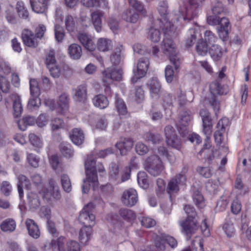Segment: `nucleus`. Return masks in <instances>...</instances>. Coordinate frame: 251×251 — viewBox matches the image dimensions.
<instances>
[{"instance_id":"obj_5","label":"nucleus","mask_w":251,"mask_h":251,"mask_svg":"<svg viewBox=\"0 0 251 251\" xmlns=\"http://www.w3.org/2000/svg\"><path fill=\"white\" fill-rule=\"evenodd\" d=\"M145 167L146 170L151 175L158 176L164 170L162 161L156 156H150L145 160Z\"/></svg>"},{"instance_id":"obj_25","label":"nucleus","mask_w":251,"mask_h":251,"mask_svg":"<svg viewBox=\"0 0 251 251\" xmlns=\"http://www.w3.org/2000/svg\"><path fill=\"white\" fill-rule=\"evenodd\" d=\"M18 179V191L20 198L21 199L23 198L24 195L23 187L24 186L26 189H29L31 187V184L28 178L23 175H19Z\"/></svg>"},{"instance_id":"obj_18","label":"nucleus","mask_w":251,"mask_h":251,"mask_svg":"<svg viewBox=\"0 0 251 251\" xmlns=\"http://www.w3.org/2000/svg\"><path fill=\"white\" fill-rule=\"evenodd\" d=\"M50 1V0H30L32 10L37 13L45 12Z\"/></svg>"},{"instance_id":"obj_20","label":"nucleus","mask_w":251,"mask_h":251,"mask_svg":"<svg viewBox=\"0 0 251 251\" xmlns=\"http://www.w3.org/2000/svg\"><path fill=\"white\" fill-rule=\"evenodd\" d=\"M122 18L127 23L135 24L138 21L139 16L135 10L128 8L124 10L123 12Z\"/></svg>"},{"instance_id":"obj_2","label":"nucleus","mask_w":251,"mask_h":251,"mask_svg":"<svg viewBox=\"0 0 251 251\" xmlns=\"http://www.w3.org/2000/svg\"><path fill=\"white\" fill-rule=\"evenodd\" d=\"M163 52L169 56L170 61L174 64L176 70L179 68L180 61L177 54V49L173 41L167 37L164 38L161 44Z\"/></svg>"},{"instance_id":"obj_7","label":"nucleus","mask_w":251,"mask_h":251,"mask_svg":"<svg viewBox=\"0 0 251 251\" xmlns=\"http://www.w3.org/2000/svg\"><path fill=\"white\" fill-rule=\"evenodd\" d=\"M40 194L43 199L47 202L50 203L53 200H57L60 198V194L58 187L55 185V182L53 179H50L47 188H45Z\"/></svg>"},{"instance_id":"obj_12","label":"nucleus","mask_w":251,"mask_h":251,"mask_svg":"<svg viewBox=\"0 0 251 251\" xmlns=\"http://www.w3.org/2000/svg\"><path fill=\"white\" fill-rule=\"evenodd\" d=\"M121 201L125 206L129 207L134 206L138 201L137 191L133 188L125 190L122 195Z\"/></svg>"},{"instance_id":"obj_22","label":"nucleus","mask_w":251,"mask_h":251,"mask_svg":"<svg viewBox=\"0 0 251 251\" xmlns=\"http://www.w3.org/2000/svg\"><path fill=\"white\" fill-rule=\"evenodd\" d=\"M78 39L87 50L92 51L95 50L96 46L94 41L91 37L87 34L79 33L78 35Z\"/></svg>"},{"instance_id":"obj_46","label":"nucleus","mask_w":251,"mask_h":251,"mask_svg":"<svg viewBox=\"0 0 251 251\" xmlns=\"http://www.w3.org/2000/svg\"><path fill=\"white\" fill-rule=\"evenodd\" d=\"M65 24L66 29L69 32H72L76 27V21L72 15H68L65 17Z\"/></svg>"},{"instance_id":"obj_31","label":"nucleus","mask_w":251,"mask_h":251,"mask_svg":"<svg viewBox=\"0 0 251 251\" xmlns=\"http://www.w3.org/2000/svg\"><path fill=\"white\" fill-rule=\"evenodd\" d=\"M209 53L214 61L220 60L223 55L222 48L218 45H212L209 49Z\"/></svg>"},{"instance_id":"obj_27","label":"nucleus","mask_w":251,"mask_h":251,"mask_svg":"<svg viewBox=\"0 0 251 251\" xmlns=\"http://www.w3.org/2000/svg\"><path fill=\"white\" fill-rule=\"evenodd\" d=\"M75 99L79 102H85L87 98V87L84 84L78 86L75 90Z\"/></svg>"},{"instance_id":"obj_24","label":"nucleus","mask_w":251,"mask_h":251,"mask_svg":"<svg viewBox=\"0 0 251 251\" xmlns=\"http://www.w3.org/2000/svg\"><path fill=\"white\" fill-rule=\"evenodd\" d=\"M70 137L73 143L76 145H81L84 141V135L80 128H75L72 130Z\"/></svg>"},{"instance_id":"obj_52","label":"nucleus","mask_w":251,"mask_h":251,"mask_svg":"<svg viewBox=\"0 0 251 251\" xmlns=\"http://www.w3.org/2000/svg\"><path fill=\"white\" fill-rule=\"evenodd\" d=\"M119 214L124 219L128 221H132L135 219L134 212L128 209H121L119 211Z\"/></svg>"},{"instance_id":"obj_59","label":"nucleus","mask_w":251,"mask_h":251,"mask_svg":"<svg viewBox=\"0 0 251 251\" xmlns=\"http://www.w3.org/2000/svg\"><path fill=\"white\" fill-rule=\"evenodd\" d=\"M197 170L201 176L205 178H209L212 175V171L209 167L199 166Z\"/></svg>"},{"instance_id":"obj_38","label":"nucleus","mask_w":251,"mask_h":251,"mask_svg":"<svg viewBox=\"0 0 251 251\" xmlns=\"http://www.w3.org/2000/svg\"><path fill=\"white\" fill-rule=\"evenodd\" d=\"M36 122L35 118L31 116H26L23 118L18 123L19 128L22 130H25L27 126H32Z\"/></svg>"},{"instance_id":"obj_47","label":"nucleus","mask_w":251,"mask_h":251,"mask_svg":"<svg viewBox=\"0 0 251 251\" xmlns=\"http://www.w3.org/2000/svg\"><path fill=\"white\" fill-rule=\"evenodd\" d=\"M16 10L19 17L26 19L29 16L28 12L22 1H18L16 4Z\"/></svg>"},{"instance_id":"obj_41","label":"nucleus","mask_w":251,"mask_h":251,"mask_svg":"<svg viewBox=\"0 0 251 251\" xmlns=\"http://www.w3.org/2000/svg\"><path fill=\"white\" fill-rule=\"evenodd\" d=\"M223 229L227 237H233L235 233V229L233 222L230 220L226 221L224 224Z\"/></svg>"},{"instance_id":"obj_42","label":"nucleus","mask_w":251,"mask_h":251,"mask_svg":"<svg viewBox=\"0 0 251 251\" xmlns=\"http://www.w3.org/2000/svg\"><path fill=\"white\" fill-rule=\"evenodd\" d=\"M28 199L30 207L35 209L40 205V201L38 196L35 193L30 192L28 194Z\"/></svg>"},{"instance_id":"obj_63","label":"nucleus","mask_w":251,"mask_h":251,"mask_svg":"<svg viewBox=\"0 0 251 251\" xmlns=\"http://www.w3.org/2000/svg\"><path fill=\"white\" fill-rule=\"evenodd\" d=\"M141 225L146 228H150L155 225V221L150 217H143L140 219Z\"/></svg>"},{"instance_id":"obj_16","label":"nucleus","mask_w":251,"mask_h":251,"mask_svg":"<svg viewBox=\"0 0 251 251\" xmlns=\"http://www.w3.org/2000/svg\"><path fill=\"white\" fill-rule=\"evenodd\" d=\"M185 180V177L181 174H178L172 178L169 182L167 192L170 195L176 193L179 190V185Z\"/></svg>"},{"instance_id":"obj_33","label":"nucleus","mask_w":251,"mask_h":251,"mask_svg":"<svg viewBox=\"0 0 251 251\" xmlns=\"http://www.w3.org/2000/svg\"><path fill=\"white\" fill-rule=\"evenodd\" d=\"M16 226L15 221L10 218L3 221L0 226V229L4 232H12L15 229Z\"/></svg>"},{"instance_id":"obj_11","label":"nucleus","mask_w":251,"mask_h":251,"mask_svg":"<svg viewBox=\"0 0 251 251\" xmlns=\"http://www.w3.org/2000/svg\"><path fill=\"white\" fill-rule=\"evenodd\" d=\"M182 228V232L190 239L191 236L196 233L198 229L197 220L196 218H187L185 221L179 222Z\"/></svg>"},{"instance_id":"obj_17","label":"nucleus","mask_w":251,"mask_h":251,"mask_svg":"<svg viewBox=\"0 0 251 251\" xmlns=\"http://www.w3.org/2000/svg\"><path fill=\"white\" fill-rule=\"evenodd\" d=\"M133 146V142L130 138L121 139L118 142L115 146L119 151L121 155H125L131 149Z\"/></svg>"},{"instance_id":"obj_62","label":"nucleus","mask_w":251,"mask_h":251,"mask_svg":"<svg viewBox=\"0 0 251 251\" xmlns=\"http://www.w3.org/2000/svg\"><path fill=\"white\" fill-rule=\"evenodd\" d=\"M46 64L48 67L56 64L55 52L53 50H50L47 53L46 58Z\"/></svg>"},{"instance_id":"obj_9","label":"nucleus","mask_w":251,"mask_h":251,"mask_svg":"<svg viewBox=\"0 0 251 251\" xmlns=\"http://www.w3.org/2000/svg\"><path fill=\"white\" fill-rule=\"evenodd\" d=\"M164 133L168 145L179 150L181 147V142L176 135L175 129L171 126H167L164 128Z\"/></svg>"},{"instance_id":"obj_23","label":"nucleus","mask_w":251,"mask_h":251,"mask_svg":"<svg viewBox=\"0 0 251 251\" xmlns=\"http://www.w3.org/2000/svg\"><path fill=\"white\" fill-rule=\"evenodd\" d=\"M25 225L29 235L32 237L37 239L40 235V230L37 224L34 220L28 219L25 222Z\"/></svg>"},{"instance_id":"obj_43","label":"nucleus","mask_w":251,"mask_h":251,"mask_svg":"<svg viewBox=\"0 0 251 251\" xmlns=\"http://www.w3.org/2000/svg\"><path fill=\"white\" fill-rule=\"evenodd\" d=\"M115 105L116 109L120 115H125L127 113L126 106L123 100L116 95Z\"/></svg>"},{"instance_id":"obj_61","label":"nucleus","mask_w":251,"mask_h":251,"mask_svg":"<svg viewBox=\"0 0 251 251\" xmlns=\"http://www.w3.org/2000/svg\"><path fill=\"white\" fill-rule=\"evenodd\" d=\"M122 59L121 50L119 49L113 53L110 56V60L112 64L117 65L120 64Z\"/></svg>"},{"instance_id":"obj_56","label":"nucleus","mask_w":251,"mask_h":251,"mask_svg":"<svg viewBox=\"0 0 251 251\" xmlns=\"http://www.w3.org/2000/svg\"><path fill=\"white\" fill-rule=\"evenodd\" d=\"M151 156H156L162 161L163 159L168 156V152L165 147H160L154 151V154Z\"/></svg>"},{"instance_id":"obj_35","label":"nucleus","mask_w":251,"mask_h":251,"mask_svg":"<svg viewBox=\"0 0 251 251\" xmlns=\"http://www.w3.org/2000/svg\"><path fill=\"white\" fill-rule=\"evenodd\" d=\"M69 53L73 59H78L82 55L81 48L77 44H72L69 47Z\"/></svg>"},{"instance_id":"obj_58","label":"nucleus","mask_w":251,"mask_h":251,"mask_svg":"<svg viewBox=\"0 0 251 251\" xmlns=\"http://www.w3.org/2000/svg\"><path fill=\"white\" fill-rule=\"evenodd\" d=\"M12 190V186L8 181H4L2 182L0 186V191L5 196H9Z\"/></svg>"},{"instance_id":"obj_10","label":"nucleus","mask_w":251,"mask_h":251,"mask_svg":"<svg viewBox=\"0 0 251 251\" xmlns=\"http://www.w3.org/2000/svg\"><path fill=\"white\" fill-rule=\"evenodd\" d=\"M149 64V60L147 58H142L139 60L136 68L133 69L134 75L131 78V81L133 83L146 75Z\"/></svg>"},{"instance_id":"obj_1","label":"nucleus","mask_w":251,"mask_h":251,"mask_svg":"<svg viewBox=\"0 0 251 251\" xmlns=\"http://www.w3.org/2000/svg\"><path fill=\"white\" fill-rule=\"evenodd\" d=\"M85 169L86 177L83 179L82 187V192L87 193L90 187L95 190L99 185L97 172H99L101 176L105 175L106 172L102 164L96 165L95 159L92 155L87 157L85 163Z\"/></svg>"},{"instance_id":"obj_4","label":"nucleus","mask_w":251,"mask_h":251,"mask_svg":"<svg viewBox=\"0 0 251 251\" xmlns=\"http://www.w3.org/2000/svg\"><path fill=\"white\" fill-rule=\"evenodd\" d=\"M123 71L119 68L111 67L105 70L102 73V81L105 86L104 91L106 94L111 92L110 85L113 81H120L122 78Z\"/></svg>"},{"instance_id":"obj_48","label":"nucleus","mask_w":251,"mask_h":251,"mask_svg":"<svg viewBox=\"0 0 251 251\" xmlns=\"http://www.w3.org/2000/svg\"><path fill=\"white\" fill-rule=\"evenodd\" d=\"M187 38L185 40L186 47H192L197 39V33L195 29L191 28L187 33Z\"/></svg>"},{"instance_id":"obj_3","label":"nucleus","mask_w":251,"mask_h":251,"mask_svg":"<svg viewBox=\"0 0 251 251\" xmlns=\"http://www.w3.org/2000/svg\"><path fill=\"white\" fill-rule=\"evenodd\" d=\"M158 12L161 18L155 22L156 26H158L164 31V34L172 35L174 31V25L168 20V4L165 1H160L158 7Z\"/></svg>"},{"instance_id":"obj_29","label":"nucleus","mask_w":251,"mask_h":251,"mask_svg":"<svg viewBox=\"0 0 251 251\" xmlns=\"http://www.w3.org/2000/svg\"><path fill=\"white\" fill-rule=\"evenodd\" d=\"M94 105L100 109H104L109 104V101L107 98L103 95H98L93 99Z\"/></svg>"},{"instance_id":"obj_21","label":"nucleus","mask_w":251,"mask_h":251,"mask_svg":"<svg viewBox=\"0 0 251 251\" xmlns=\"http://www.w3.org/2000/svg\"><path fill=\"white\" fill-rule=\"evenodd\" d=\"M10 98L13 101V114L14 117H19L23 110L21 97L17 94H12Z\"/></svg>"},{"instance_id":"obj_28","label":"nucleus","mask_w":251,"mask_h":251,"mask_svg":"<svg viewBox=\"0 0 251 251\" xmlns=\"http://www.w3.org/2000/svg\"><path fill=\"white\" fill-rule=\"evenodd\" d=\"M102 16L103 13L100 11H96L91 14L92 23L97 32H100L101 30V17Z\"/></svg>"},{"instance_id":"obj_19","label":"nucleus","mask_w":251,"mask_h":251,"mask_svg":"<svg viewBox=\"0 0 251 251\" xmlns=\"http://www.w3.org/2000/svg\"><path fill=\"white\" fill-rule=\"evenodd\" d=\"M23 41L24 44L29 47H36L38 45L36 37L31 31L25 29L23 31L22 35Z\"/></svg>"},{"instance_id":"obj_45","label":"nucleus","mask_w":251,"mask_h":251,"mask_svg":"<svg viewBox=\"0 0 251 251\" xmlns=\"http://www.w3.org/2000/svg\"><path fill=\"white\" fill-rule=\"evenodd\" d=\"M66 242L65 238L63 237H60L58 238L57 241L52 240L50 242V245L54 250L57 246L58 251H66L65 244Z\"/></svg>"},{"instance_id":"obj_8","label":"nucleus","mask_w":251,"mask_h":251,"mask_svg":"<svg viewBox=\"0 0 251 251\" xmlns=\"http://www.w3.org/2000/svg\"><path fill=\"white\" fill-rule=\"evenodd\" d=\"M204 0H190L189 4L181 8L179 12L183 17L184 20H191L197 15V8Z\"/></svg>"},{"instance_id":"obj_40","label":"nucleus","mask_w":251,"mask_h":251,"mask_svg":"<svg viewBox=\"0 0 251 251\" xmlns=\"http://www.w3.org/2000/svg\"><path fill=\"white\" fill-rule=\"evenodd\" d=\"M148 38L152 42H158L161 39V33L156 28L151 27L148 33Z\"/></svg>"},{"instance_id":"obj_64","label":"nucleus","mask_w":251,"mask_h":251,"mask_svg":"<svg viewBox=\"0 0 251 251\" xmlns=\"http://www.w3.org/2000/svg\"><path fill=\"white\" fill-rule=\"evenodd\" d=\"M67 251H80L79 244L75 241L69 240L66 243Z\"/></svg>"},{"instance_id":"obj_30","label":"nucleus","mask_w":251,"mask_h":251,"mask_svg":"<svg viewBox=\"0 0 251 251\" xmlns=\"http://www.w3.org/2000/svg\"><path fill=\"white\" fill-rule=\"evenodd\" d=\"M211 93L213 96L224 95L227 93V91L224 87H222L218 81L211 83L209 86Z\"/></svg>"},{"instance_id":"obj_14","label":"nucleus","mask_w":251,"mask_h":251,"mask_svg":"<svg viewBox=\"0 0 251 251\" xmlns=\"http://www.w3.org/2000/svg\"><path fill=\"white\" fill-rule=\"evenodd\" d=\"M191 120V116L189 112L182 111L179 116V120L177 123L178 130L180 134L185 136L188 132L187 126Z\"/></svg>"},{"instance_id":"obj_37","label":"nucleus","mask_w":251,"mask_h":251,"mask_svg":"<svg viewBox=\"0 0 251 251\" xmlns=\"http://www.w3.org/2000/svg\"><path fill=\"white\" fill-rule=\"evenodd\" d=\"M119 168L117 164L114 163H112L109 167V177L112 181H117L118 183L120 182V179L119 177Z\"/></svg>"},{"instance_id":"obj_13","label":"nucleus","mask_w":251,"mask_h":251,"mask_svg":"<svg viewBox=\"0 0 251 251\" xmlns=\"http://www.w3.org/2000/svg\"><path fill=\"white\" fill-rule=\"evenodd\" d=\"M151 97L153 99H158L162 93V89L160 82L156 77H153L147 84Z\"/></svg>"},{"instance_id":"obj_44","label":"nucleus","mask_w":251,"mask_h":251,"mask_svg":"<svg viewBox=\"0 0 251 251\" xmlns=\"http://www.w3.org/2000/svg\"><path fill=\"white\" fill-rule=\"evenodd\" d=\"M61 183L63 190L69 193L72 191V184L69 176L67 174H62L60 176Z\"/></svg>"},{"instance_id":"obj_26","label":"nucleus","mask_w":251,"mask_h":251,"mask_svg":"<svg viewBox=\"0 0 251 251\" xmlns=\"http://www.w3.org/2000/svg\"><path fill=\"white\" fill-rule=\"evenodd\" d=\"M92 233V228L90 226H83L79 232L78 239L83 245H86L91 239Z\"/></svg>"},{"instance_id":"obj_49","label":"nucleus","mask_w":251,"mask_h":251,"mask_svg":"<svg viewBox=\"0 0 251 251\" xmlns=\"http://www.w3.org/2000/svg\"><path fill=\"white\" fill-rule=\"evenodd\" d=\"M162 105L164 109H170L173 107V96L169 93H164L161 97Z\"/></svg>"},{"instance_id":"obj_6","label":"nucleus","mask_w":251,"mask_h":251,"mask_svg":"<svg viewBox=\"0 0 251 251\" xmlns=\"http://www.w3.org/2000/svg\"><path fill=\"white\" fill-rule=\"evenodd\" d=\"M94 205L92 203L86 205L80 213L78 220L84 226H90L92 228L96 224L95 216L93 213Z\"/></svg>"},{"instance_id":"obj_36","label":"nucleus","mask_w":251,"mask_h":251,"mask_svg":"<svg viewBox=\"0 0 251 251\" xmlns=\"http://www.w3.org/2000/svg\"><path fill=\"white\" fill-rule=\"evenodd\" d=\"M208 46H209L205 42H204L203 39H200L196 46L197 52L199 55H205L209 51Z\"/></svg>"},{"instance_id":"obj_32","label":"nucleus","mask_w":251,"mask_h":251,"mask_svg":"<svg viewBox=\"0 0 251 251\" xmlns=\"http://www.w3.org/2000/svg\"><path fill=\"white\" fill-rule=\"evenodd\" d=\"M58 105L61 114H64L69 108V98L66 94L63 93L59 96Z\"/></svg>"},{"instance_id":"obj_15","label":"nucleus","mask_w":251,"mask_h":251,"mask_svg":"<svg viewBox=\"0 0 251 251\" xmlns=\"http://www.w3.org/2000/svg\"><path fill=\"white\" fill-rule=\"evenodd\" d=\"M217 30L219 37L223 41L226 40L231 29L229 20L225 17L220 19Z\"/></svg>"},{"instance_id":"obj_57","label":"nucleus","mask_w":251,"mask_h":251,"mask_svg":"<svg viewBox=\"0 0 251 251\" xmlns=\"http://www.w3.org/2000/svg\"><path fill=\"white\" fill-rule=\"evenodd\" d=\"M10 85L7 79L0 75V89L3 93H7L10 90Z\"/></svg>"},{"instance_id":"obj_39","label":"nucleus","mask_w":251,"mask_h":251,"mask_svg":"<svg viewBox=\"0 0 251 251\" xmlns=\"http://www.w3.org/2000/svg\"><path fill=\"white\" fill-rule=\"evenodd\" d=\"M137 180L140 186L144 189L149 187V181L148 176L145 172H140L137 175Z\"/></svg>"},{"instance_id":"obj_53","label":"nucleus","mask_w":251,"mask_h":251,"mask_svg":"<svg viewBox=\"0 0 251 251\" xmlns=\"http://www.w3.org/2000/svg\"><path fill=\"white\" fill-rule=\"evenodd\" d=\"M30 94L32 97H38L40 90L38 87V82L35 79H31L29 82Z\"/></svg>"},{"instance_id":"obj_60","label":"nucleus","mask_w":251,"mask_h":251,"mask_svg":"<svg viewBox=\"0 0 251 251\" xmlns=\"http://www.w3.org/2000/svg\"><path fill=\"white\" fill-rule=\"evenodd\" d=\"M54 33L56 40L58 42H62L64 37L63 28L58 25H55L54 26Z\"/></svg>"},{"instance_id":"obj_34","label":"nucleus","mask_w":251,"mask_h":251,"mask_svg":"<svg viewBox=\"0 0 251 251\" xmlns=\"http://www.w3.org/2000/svg\"><path fill=\"white\" fill-rule=\"evenodd\" d=\"M97 47L99 50L101 51H107L112 48L113 45L111 40L101 38L98 40Z\"/></svg>"},{"instance_id":"obj_54","label":"nucleus","mask_w":251,"mask_h":251,"mask_svg":"<svg viewBox=\"0 0 251 251\" xmlns=\"http://www.w3.org/2000/svg\"><path fill=\"white\" fill-rule=\"evenodd\" d=\"M50 126L52 131H56L64 126V123L60 118H54L50 121Z\"/></svg>"},{"instance_id":"obj_55","label":"nucleus","mask_w":251,"mask_h":251,"mask_svg":"<svg viewBox=\"0 0 251 251\" xmlns=\"http://www.w3.org/2000/svg\"><path fill=\"white\" fill-rule=\"evenodd\" d=\"M193 200L196 205L200 208H202L205 205L204 199L202 195L198 191L195 192L193 195Z\"/></svg>"},{"instance_id":"obj_51","label":"nucleus","mask_w":251,"mask_h":251,"mask_svg":"<svg viewBox=\"0 0 251 251\" xmlns=\"http://www.w3.org/2000/svg\"><path fill=\"white\" fill-rule=\"evenodd\" d=\"M30 143L34 146L41 148L43 146V142L41 136L34 133H30L28 135Z\"/></svg>"},{"instance_id":"obj_50","label":"nucleus","mask_w":251,"mask_h":251,"mask_svg":"<svg viewBox=\"0 0 251 251\" xmlns=\"http://www.w3.org/2000/svg\"><path fill=\"white\" fill-rule=\"evenodd\" d=\"M204 42H205L209 46L212 45H216L214 44L217 40V37L210 30H206L204 33V38L203 39Z\"/></svg>"}]
</instances>
